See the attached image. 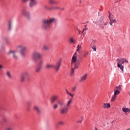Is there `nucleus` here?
I'll use <instances>...</instances> for the list:
<instances>
[{"label":"nucleus","mask_w":130,"mask_h":130,"mask_svg":"<svg viewBox=\"0 0 130 130\" xmlns=\"http://www.w3.org/2000/svg\"><path fill=\"white\" fill-rule=\"evenodd\" d=\"M55 22H56V19L54 18L43 19L42 28L44 30H48L50 29L51 24H52V23H55Z\"/></svg>","instance_id":"obj_1"},{"label":"nucleus","mask_w":130,"mask_h":130,"mask_svg":"<svg viewBox=\"0 0 130 130\" xmlns=\"http://www.w3.org/2000/svg\"><path fill=\"white\" fill-rule=\"evenodd\" d=\"M79 68V62L77 59V52L74 54L72 60H71V75H74V72L76 69Z\"/></svg>","instance_id":"obj_2"},{"label":"nucleus","mask_w":130,"mask_h":130,"mask_svg":"<svg viewBox=\"0 0 130 130\" xmlns=\"http://www.w3.org/2000/svg\"><path fill=\"white\" fill-rule=\"evenodd\" d=\"M116 61L118 68L120 69V70H121L122 72H123V69H124L123 66H127V63H128V61L125 58H119L117 59Z\"/></svg>","instance_id":"obj_3"},{"label":"nucleus","mask_w":130,"mask_h":130,"mask_svg":"<svg viewBox=\"0 0 130 130\" xmlns=\"http://www.w3.org/2000/svg\"><path fill=\"white\" fill-rule=\"evenodd\" d=\"M17 50H19L20 54L22 56H26V50H27V46L25 45L19 44L17 46Z\"/></svg>","instance_id":"obj_4"},{"label":"nucleus","mask_w":130,"mask_h":130,"mask_svg":"<svg viewBox=\"0 0 130 130\" xmlns=\"http://www.w3.org/2000/svg\"><path fill=\"white\" fill-rule=\"evenodd\" d=\"M31 58L34 62H37L38 59L42 58V55L39 51H35L31 55Z\"/></svg>","instance_id":"obj_5"},{"label":"nucleus","mask_w":130,"mask_h":130,"mask_svg":"<svg viewBox=\"0 0 130 130\" xmlns=\"http://www.w3.org/2000/svg\"><path fill=\"white\" fill-rule=\"evenodd\" d=\"M44 64V60L43 59H39L37 62V67L35 68V72L37 74L39 73L40 72H41L43 68V65Z\"/></svg>","instance_id":"obj_6"},{"label":"nucleus","mask_w":130,"mask_h":130,"mask_svg":"<svg viewBox=\"0 0 130 130\" xmlns=\"http://www.w3.org/2000/svg\"><path fill=\"white\" fill-rule=\"evenodd\" d=\"M21 15L25 17L27 20H31V15L30 14V12H29L27 9L23 8L21 11Z\"/></svg>","instance_id":"obj_7"},{"label":"nucleus","mask_w":130,"mask_h":130,"mask_svg":"<svg viewBox=\"0 0 130 130\" xmlns=\"http://www.w3.org/2000/svg\"><path fill=\"white\" fill-rule=\"evenodd\" d=\"M95 24H96V25H99L101 29H103V30H105V27H104V26H106V25L108 24V22L107 21H104V20L103 19H100L98 20V22H95Z\"/></svg>","instance_id":"obj_8"},{"label":"nucleus","mask_w":130,"mask_h":130,"mask_svg":"<svg viewBox=\"0 0 130 130\" xmlns=\"http://www.w3.org/2000/svg\"><path fill=\"white\" fill-rule=\"evenodd\" d=\"M29 77V73L27 72H24L21 73L20 75V81L22 83L25 82V78Z\"/></svg>","instance_id":"obj_9"},{"label":"nucleus","mask_w":130,"mask_h":130,"mask_svg":"<svg viewBox=\"0 0 130 130\" xmlns=\"http://www.w3.org/2000/svg\"><path fill=\"white\" fill-rule=\"evenodd\" d=\"M61 64V61H58L55 65H53V69H54L56 72H57L59 70V68H60V66Z\"/></svg>","instance_id":"obj_10"},{"label":"nucleus","mask_w":130,"mask_h":130,"mask_svg":"<svg viewBox=\"0 0 130 130\" xmlns=\"http://www.w3.org/2000/svg\"><path fill=\"white\" fill-rule=\"evenodd\" d=\"M11 54L13 55V58L15 59H17L18 58V55H17V52H16V51H10L8 53V55H11Z\"/></svg>","instance_id":"obj_11"},{"label":"nucleus","mask_w":130,"mask_h":130,"mask_svg":"<svg viewBox=\"0 0 130 130\" xmlns=\"http://www.w3.org/2000/svg\"><path fill=\"white\" fill-rule=\"evenodd\" d=\"M87 78H88V74H85L80 77L79 82L80 83H83V82H85L87 80Z\"/></svg>","instance_id":"obj_12"},{"label":"nucleus","mask_w":130,"mask_h":130,"mask_svg":"<svg viewBox=\"0 0 130 130\" xmlns=\"http://www.w3.org/2000/svg\"><path fill=\"white\" fill-rule=\"evenodd\" d=\"M37 5V1L36 0H29V8H33L34 6H36Z\"/></svg>","instance_id":"obj_13"},{"label":"nucleus","mask_w":130,"mask_h":130,"mask_svg":"<svg viewBox=\"0 0 130 130\" xmlns=\"http://www.w3.org/2000/svg\"><path fill=\"white\" fill-rule=\"evenodd\" d=\"M58 98V96L57 95H53L51 99H50V103L51 104H53V103H54V102H55V101H56V100H57Z\"/></svg>","instance_id":"obj_14"},{"label":"nucleus","mask_w":130,"mask_h":130,"mask_svg":"<svg viewBox=\"0 0 130 130\" xmlns=\"http://www.w3.org/2000/svg\"><path fill=\"white\" fill-rule=\"evenodd\" d=\"M68 111H69V108L67 107H64L60 109V112L62 114H65Z\"/></svg>","instance_id":"obj_15"},{"label":"nucleus","mask_w":130,"mask_h":130,"mask_svg":"<svg viewBox=\"0 0 130 130\" xmlns=\"http://www.w3.org/2000/svg\"><path fill=\"white\" fill-rule=\"evenodd\" d=\"M109 20H110V22H109V24L111 26H113V23H116L117 21H116V19H112V18H111V15H110V16H109Z\"/></svg>","instance_id":"obj_16"},{"label":"nucleus","mask_w":130,"mask_h":130,"mask_svg":"<svg viewBox=\"0 0 130 130\" xmlns=\"http://www.w3.org/2000/svg\"><path fill=\"white\" fill-rule=\"evenodd\" d=\"M102 107L104 109L110 108V104L109 103H104L102 105Z\"/></svg>","instance_id":"obj_17"},{"label":"nucleus","mask_w":130,"mask_h":130,"mask_svg":"<svg viewBox=\"0 0 130 130\" xmlns=\"http://www.w3.org/2000/svg\"><path fill=\"white\" fill-rule=\"evenodd\" d=\"M55 10H60V7L59 6H52L50 7V11H55Z\"/></svg>","instance_id":"obj_18"},{"label":"nucleus","mask_w":130,"mask_h":130,"mask_svg":"<svg viewBox=\"0 0 130 130\" xmlns=\"http://www.w3.org/2000/svg\"><path fill=\"white\" fill-rule=\"evenodd\" d=\"M34 110H35L38 113H40V112H41V110H40V108H39V106H35L34 107Z\"/></svg>","instance_id":"obj_19"},{"label":"nucleus","mask_w":130,"mask_h":130,"mask_svg":"<svg viewBox=\"0 0 130 130\" xmlns=\"http://www.w3.org/2000/svg\"><path fill=\"white\" fill-rule=\"evenodd\" d=\"M43 50L44 51H48V50H49V46L47 45H44L43 46Z\"/></svg>","instance_id":"obj_20"},{"label":"nucleus","mask_w":130,"mask_h":130,"mask_svg":"<svg viewBox=\"0 0 130 130\" xmlns=\"http://www.w3.org/2000/svg\"><path fill=\"white\" fill-rule=\"evenodd\" d=\"M49 4L50 5H57V1L56 0H49Z\"/></svg>","instance_id":"obj_21"},{"label":"nucleus","mask_w":130,"mask_h":130,"mask_svg":"<svg viewBox=\"0 0 130 130\" xmlns=\"http://www.w3.org/2000/svg\"><path fill=\"white\" fill-rule=\"evenodd\" d=\"M45 69H53V65L47 63L45 66Z\"/></svg>","instance_id":"obj_22"},{"label":"nucleus","mask_w":130,"mask_h":130,"mask_svg":"<svg viewBox=\"0 0 130 130\" xmlns=\"http://www.w3.org/2000/svg\"><path fill=\"white\" fill-rule=\"evenodd\" d=\"M122 111L126 113V112H130V109L127 108H122Z\"/></svg>","instance_id":"obj_23"},{"label":"nucleus","mask_w":130,"mask_h":130,"mask_svg":"<svg viewBox=\"0 0 130 130\" xmlns=\"http://www.w3.org/2000/svg\"><path fill=\"white\" fill-rule=\"evenodd\" d=\"M72 103H73L72 100V99L69 100V101L67 102V104L66 105V106H67L66 107L69 108V107H70V106L71 105V104H72Z\"/></svg>","instance_id":"obj_24"},{"label":"nucleus","mask_w":130,"mask_h":130,"mask_svg":"<svg viewBox=\"0 0 130 130\" xmlns=\"http://www.w3.org/2000/svg\"><path fill=\"white\" fill-rule=\"evenodd\" d=\"M57 103L59 106H62L63 105V102L59 100H57Z\"/></svg>","instance_id":"obj_25"},{"label":"nucleus","mask_w":130,"mask_h":130,"mask_svg":"<svg viewBox=\"0 0 130 130\" xmlns=\"http://www.w3.org/2000/svg\"><path fill=\"white\" fill-rule=\"evenodd\" d=\"M114 95L116 96L117 95H118L120 93V91H119V90H115V89L114 90Z\"/></svg>","instance_id":"obj_26"},{"label":"nucleus","mask_w":130,"mask_h":130,"mask_svg":"<svg viewBox=\"0 0 130 130\" xmlns=\"http://www.w3.org/2000/svg\"><path fill=\"white\" fill-rule=\"evenodd\" d=\"M58 108V105H57V104H55L53 105V110H56V109H57Z\"/></svg>","instance_id":"obj_27"},{"label":"nucleus","mask_w":130,"mask_h":130,"mask_svg":"<svg viewBox=\"0 0 130 130\" xmlns=\"http://www.w3.org/2000/svg\"><path fill=\"white\" fill-rule=\"evenodd\" d=\"M6 75L7 76V77L9 78V79H11L12 78V76L11 75V73H10V72L7 71L6 72Z\"/></svg>","instance_id":"obj_28"},{"label":"nucleus","mask_w":130,"mask_h":130,"mask_svg":"<svg viewBox=\"0 0 130 130\" xmlns=\"http://www.w3.org/2000/svg\"><path fill=\"white\" fill-rule=\"evenodd\" d=\"M44 10H46V11H50V8H49L47 5H45L44 6Z\"/></svg>","instance_id":"obj_29"},{"label":"nucleus","mask_w":130,"mask_h":130,"mask_svg":"<svg viewBox=\"0 0 130 130\" xmlns=\"http://www.w3.org/2000/svg\"><path fill=\"white\" fill-rule=\"evenodd\" d=\"M88 54H89V51H84L83 53L84 57H87V55H88Z\"/></svg>","instance_id":"obj_30"},{"label":"nucleus","mask_w":130,"mask_h":130,"mask_svg":"<svg viewBox=\"0 0 130 130\" xmlns=\"http://www.w3.org/2000/svg\"><path fill=\"white\" fill-rule=\"evenodd\" d=\"M77 51H78V52H80V49L82 48V46L78 45L77 47Z\"/></svg>","instance_id":"obj_31"},{"label":"nucleus","mask_w":130,"mask_h":130,"mask_svg":"<svg viewBox=\"0 0 130 130\" xmlns=\"http://www.w3.org/2000/svg\"><path fill=\"white\" fill-rule=\"evenodd\" d=\"M115 89V90H117V91H120V90H121V87H120V85H119L116 86Z\"/></svg>","instance_id":"obj_32"},{"label":"nucleus","mask_w":130,"mask_h":130,"mask_svg":"<svg viewBox=\"0 0 130 130\" xmlns=\"http://www.w3.org/2000/svg\"><path fill=\"white\" fill-rule=\"evenodd\" d=\"M69 41L70 43H75V40H74V38H70Z\"/></svg>","instance_id":"obj_33"},{"label":"nucleus","mask_w":130,"mask_h":130,"mask_svg":"<svg viewBox=\"0 0 130 130\" xmlns=\"http://www.w3.org/2000/svg\"><path fill=\"white\" fill-rule=\"evenodd\" d=\"M91 48L94 50V51H96V46L94 45L91 44Z\"/></svg>","instance_id":"obj_34"},{"label":"nucleus","mask_w":130,"mask_h":130,"mask_svg":"<svg viewBox=\"0 0 130 130\" xmlns=\"http://www.w3.org/2000/svg\"><path fill=\"white\" fill-rule=\"evenodd\" d=\"M115 99H116V95L114 94V95L112 97L111 102H113V101H114V100H115Z\"/></svg>","instance_id":"obj_35"},{"label":"nucleus","mask_w":130,"mask_h":130,"mask_svg":"<svg viewBox=\"0 0 130 130\" xmlns=\"http://www.w3.org/2000/svg\"><path fill=\"white\" fill-rule=\"evenodd\" d=\"M12 29V22H9V29L11 30Z\"/></svg>","instance_id":"obj_36"},{"label":"nucleus","mask_w":130,"mask_h":130,"mask_svg":"<svg viewBox=\"0 0 130 130\" xmlns=\"http://www.w3.org/2000/svg\"><path fill=\"white\" fill-rule=\"evenodd\" d=\"M58 124H59V125H63L64 124L63 121L58 122Z\"/></svg>","instance_id":"obj_37"},{"label":"nucleus","mask_w":130,"mask_h":130,"mask_svg":"<svg viewBox=\"0 0 130 130\" xmlns=\"http://www.w3.org/2000/svg\"><path fill=\"white\" fill-rule=\"evenodd\" d=\"M29 0H21V2L23 3H28V1Z\"/></svg>","instance_id":"obj_38"},{"label":"nucleus","mask_w":130,"mask_h":130,"mask_svg":"<svg viewBox=\"0 0 130 130\" xmlns=\"http://www.w3.org/2000/svg\"><path fill=\"white\" fill-rule=\"evenodd\" d=\"M27 107H30V106H31V103L27 102Z\"/></svg>","instance_id":"obj_39"},{"label":"nucleus","mask_w":130,"mask_h":130,"mask_svg":"<svg viewBox=\"0 0 130 130\" xmlns=\"http://www.w3.org/2000/svg\"><path fill=\"white\" fill-rule=\"evenodd\" d=\"M76 90V86L72 88V91L75 92V90Z\"/></svg>","instance_id":"obj_40"},{"label":"nucleus","mask_w":130,"mask_h":130,"mask_svg":"<svg viewBox=\"0 0 130 130\" xmlns=\"http://www.w3.org/2000/svg\"><path fill=\"white\" fill-rule=\"evenodd\" d=\"M68 95H70V96H71V97H74V94H72L71 93H69Z\"/></svg>","instance_id":"obj_41"},{"label":"nucleus","mask_w":130,"mask_h":130,"mask_svg":"<svg viewBox=\"0 0 130 130\" xmlns=\"http://www.w3.org/2000/svg\"><path fill=\"white\" fill-rule=\"evenodd\" d=\"M82 120H83V119L82 118L81 120H79L77 122H78V123H81V122H82Z\"/></svg>","instance_id":"obj_42"},{"label":"nucleus","mask_w":130,"mask_h":130,"mask_svg":"<svg viewBox=\"0 0 130 130\" xmlns=\"http://www.w3.org/2000/svg\"><path fill=\"white\" fill-rule=\"evenodd\" d=\"M6 130H12V127H8L6 128Z\"/></svg>","instance_id":"obj_43"},{"label":"nucleus","mask_w":130,"mask_h":130,"mask_svg":"<svg viewBox=\"0 0 130 130\" xmlns=\"http://www.w3.org/2000/svg\"><path fill=\"white\" fill-rule=\"evenodd\" d=\"M26 111H30V107H27L26 108Z\"/></svg>","instance_id":"obj_44"},{"label":"nucleus","mask_w":130,"mask_h":130,"mask_svg":"<svg viewBox=\"0 0 130 130\" xmlns=\"http://www.w3.org/2000/svg\"><path fill=\"white\" fill-rule=\"evenodd\" d=\"M3 69H4V67L0 64V71H2V70H3Z\"/></svg>","instance_id":"obj_45"},{"label":"nucleus","mask_w":130,"mask_h":130,"mask_svg":"<svg viewBox=\"0 0 130 130\" xmlns=\"http://www.w3.org/2000/svg\"><path fill=\"white\" fill-rule=\"evenodd\" d=\"M110 15H111V18L112 19L113 18V15L111 14H109V17L110 16Z\"/></svg>","instance_id":"obj_46"},{"label":"nucleus","mask_w":130,"mask_h":130,"mask_svg":"<svg viewBox=\"0 0 130 130\" xmlns=\"http://www.w3.org/2000/svg\"><path fill=\"white\" fill-rule=\"evenodd\" d=\"M66 92H67V94H68V95L69 93H70V92H69V90L66 89Z\"/></svg>","instance_id":"obj_47"},{"label":"nucleus","mask_w":130,"mask_h":130,"mask_svg":"<svg viewBox=\"0 0 130 130\" xmlns=\"http://www.w3.org/2000/svg\"><path fill=\"white\" fill-rule=\"evenodd\" d=\"M6 43H7V44H10V41L9 40L6 41Z\"/></svg>","instance_id":"obj_48"},{"label":"nucleus","mask_w":130,"mask_h":130,"mask_svg":"<svg viewBox=\"0 0 130 130\" xmlns=\"http://www.w3.org/2000/svg\"><path fill=\"white\" fill-rule=\"evenodd\" d=\"M61 10H62V11H64V8H61Z\"/></svg>","instance_id":"obj_49"},{"label":"nucleus","mask_w":130,"mask_h":130,"mask_svg":"<svg viewBox=\"0 0 130 130\" xmlns=\"http://www.w3.org/2000/svg\"><path fill=\"white\" fill-rule=\"evenodd\" d=\"M94 129H95V130H98V129L97 127H94Z\"/></svg>","instance_id":"obj_50"},{"label":"nucleus","mask_w":130,"mask_h":130,"mask_svg":"<svg viewBox=\"0 0 130 130\" xmlns=\"http://www.w3.org/2000/svg\"><path fill=\"white\" fill-rule=\"evenodd\" d=\"M81 32H82V31L79 30V33H81Z\"/></svg>","instance_id":"obj_51"},{"label":"nucleus","mask_w":130,"mask_h":130,"mask_svg":"<svg viewBox=\"0 0 130 130\" xmlns=\"http://www.w3.org/2000/svg\"><path fill=\"white\" fill-rule=\"evenodd\" d=\"M126 130H130V128L127 129Z\"/></svg>","instance_id":"obj_52"},{"label":"nucleus","mask_w":130,"mask_h":130,"mask_svg":"<svg viewBox=\"0 0 130 130\" xmlns=\"http://www.w3.org/2000/svg\"><path fill=\"white\" fill-rule=\"evenodd\" d=\"M80 3H81V1H80Z\"/></svg>","instance_id":"obj_53"}]
</instances>
